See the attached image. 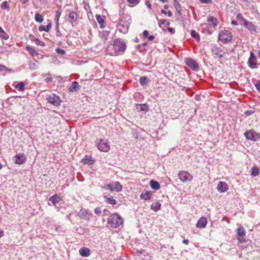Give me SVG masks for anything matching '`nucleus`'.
Wrapping results in <instances>:
<instances>
[{"instance_id":"5fc2aeb1","label":"nucleus","mask_w":260,"mask_h":260,"mask_svg":"<svg viewBox=\"0 0 260 260\" xmlns=\"http://www.w3.org/2000/svg\"><path fill=\"white\" fill-rule=\"evenodd\" d=\"M143 34L144 38L148 37L149 32L147 30H144Z\"/></svg>"},{"instance_id":"6ab92c4d","label":"nucleus","mask_w":260,"mask_h":260,"mask_svg":"<svg viewBox=\"0 0 260 260\" xmlns=\"http://www.w3.org/2000/svg\"><path fill=\"white\" fill-rule=\"evenodd\" d=\"M81 162L84 164L91 165L93 163L94 161L92 159L91 156L86 155L82 159Z\"/></svg>"},{"instance_id":"603ef678","label":"nucleus","mask_w":260,"mask_h":260,"mask_svg":"<svg viewBox=\"0 0 260 260\" xmlns=\"http://www.w3.org/2000/svg\"><path fill=\"white\" fill-rule=\"evenodd\" d=\"M8 68L3 65L0 64V71H7Z\"/></svg>"},{"instance_id":"473e14b6","label":"nucleus","mask_w":260,"mask_h":260,"mask_svg":"<svg viewBox=\"0 0 260 260\" xmlns=\"http://www.w3.org/2000/svg\"><path fill=\"white\" fill-rule=\"evenodd\" d=\"M15 87L19 91H22L24 90V84L22 82H20L15 85Z\"/></svg>"},{"instance_id":"bf43d9fd","label":"nucleus","mask_w":260,"mask_h":260,"mask_svg":"<svg viewBox=\"0 0 260 260\" xmlns=\"http://www.w3.org/2000/svg\"><path fill=\"white\" fill-rule=\"evenodd\" d=\"M145 4L149 9H150L151 8V5L150 3L149 2V1H146Z\"/></svg>"},{"instance_id":"393cba45","label":"nucleus","mask_w":260,"mask_h":260,"mask_svg":"<svg viewBox=\"0 0 260 260\" xmlns=\"http://www.w3.org/2000/svg\"><path fill=\"white\" fill-rule=\"evenodd\" d=\"M260 170L257 167L254 166L252 168L251 175L252 177H256L258 176Z\"/></svg>"},{"instance_id":"423d86ee","label":"nucleus","mask_w":260,"mask_h":260,"mask_svg":"<svg viewBox=\"0 0 260 260\" xmlns=\"http://www.w3.org/2000/svg\"><path fill=\"white\" fill-rule=\"evenodd\" d=\"M244 136L246 139L253 141H256L260 138V134L253 129L246 132L244 133Z\"/></svg>"},{"instance_id":"a211bd4d","label":"nucleus","mask_w":260,"mask_h":260,"mask_svg":"<svg viewBox=\"0 0 260 260\" xmlns=\"http://www.w3.org/2000/svg\"><path fill=\"white\" fill-rule=\"evenodd\" d=\"M55 206H56V203H58L60 200L61 198L57 194H55L51 196L49 200Z\"/></svg>"},{"instance_id":"f704fd0d","label":"nucleus","mask_w":260,"mask_h":260,"mask_svg":"<svg viewBox=\"0 0 260 260\" xmlns=\"http://www.w3.org/2000/svg\"><path fill=\"white\" fill-rule=\"evenodd\" d=\"M114 190L116 191H120L122 190V187L120 183L118 182H115L114 184Z\"/></svg>"},{"instance_id":"f257e3e1","label":"nucleus","mask_w":260,"mask_h":260,"mask_svg":"<svg viewBox=\"0 0 260 260\" xmlns=\"http://www.w3.org/2000/svg\"><path fill=\"white\" fill-rule=\"evenodd\" d=\"M108 223L113 228H117L123 223V219L117 213L110 215L108 218Z\"/></svg>"},{"instance_id":"b1692460","label":"nucleus","mask_w":260,"mask_h":260,"mask_svg":"<svg viewBox=\"0 0 260 260\" xmlns=\"http://www.w3.org/2000/svg\"><path fill=\"white\" fill-rule=\"evenodd\" d=\"M152 193L151 192L146 191L144 193H141L140 195V198L142 199H144L145 200H150L151 198Z\"/></svg>"},{"instance_id":"ea45409f","label":"nucleus","mask_w":260,"mask_h":260,"mask_svg":"<svg viewBox=\"0 0 260 260\" xmlns=\"http://www.w3.org/2000/svg\"><path fill=\"white\" fill-rule=\"evenodd\" d=\"M147 106H146V104H144V105H139L138 107H137V109L139 110V111H146L147 110Z\"/></svg>"},{"instance_id":"6e6d98bb","label":"nucleus","mask_w":260,"mask_h":260,"mask_svg":"<svg viewBox=\"0 0 260 260\" xmlns=\"http://www.w3.org/2000/svg\"><path fill=\"white\" fill-rule=\"evenodd\" d=\"M256 88L257 90H260V81H258L255 84Z\"/></svg>"},{"instance_id":"aec40b11","label":"nucleus","mask_w":260,"mask_h":260,"mask_svg":"<svg viewBox=\"0 0 260 260\" xmlns=\"http://www.w3.org/2000/svg\"><path fill=\"white\" fill-rule=\"evenodd\" d=\"M109 32L108 31L103 30L102 31L100 35V38L104 42H105L108 39Z\"/></svg>"},{"instance_id":"39448f33","label":"nucleus","mask_w":260,"mask_h":260,"mask_svg":"<svg viewBox=\"0 0 260 260\" xmlns=\"http://www.w3.org/2000/svg\"><path fill=\"white\" fill-rule=\"evenodd\" d=\"M219 40L223 43L230 42L232 38L231 33L229 30H224L218 35Z\"/></svg>"},{"instance_id":"0e129e2a","label":"nucleus","mask_w":260,"mask_h":260,"mask_svg":"<svg viewBox=\"0 0 260 260\" xmlns=\"http://www.w3.org/2000/svg\"><path fill=\"white\" fill-rule=\"evenodd\" d=\"M46 81H47V82H50L52 80V78L50 77V78H47L45 79Z\"/></svg>"},{"instance_id":"9b49d317","label":"nucleus","mask_w":260,"mask_h":260,"mask_svg":"<svg viewBox=\"0 0 260 260\" xmlns=\"http://www.w3.org/2000/svg\"><path fill=\"white\" fill-rule=\"evenodd\" d=\"M14 157L15 162L18 165H22L26 161V157L23 153L17 154Z\"/></svg>"},{"instance_id":"4c0bfd02","label":"nucleus","mask_w":260,"mask_h":260,"mask_svg":"<svg viewBox=\"0 0 260 260\" xmlns=\"http://www.w3.org/2000/svg\"><path fill=\"white\" fill-rule=\"evenodd\" d=\"M174 6L176 9V10L179 13H180V5L179 3L177 0H174Z\"/></svg>"},{"instance_id":"f03ea898","label":"nucleus","mask_w":260,"mask_h":260,"mask_svg":"<svg viewBox=\"0 0 260 260\" xmlns=\"http://www.w3.org/2000/svg\"><path fill=\"white\" fill-rule=\"evenodd\" d=\"M113 47L114 49V52H110V50L108 49V51L109 52V53L111 55L117 52H123L125 50L126 45L123 41L118 39L114 41Z\"/></svg>"},{"instance_id":"dca6fc26","label":"nucleus","mask_w":260,"mask_h":260,"mask_svg":"<svg viewBox=\"0 0 260 260\" xmlns=\"http://www.w3.org/2000/svg\"><path fill=\"white\" fill-rule=\"evenodd\" d=\"M207 223V219L205 217H201L198 220L197 223L196 224V226L199 228H205Z\"/></svg>"},{"instance_id":"cd10ccee","label":"nucleus","mask_w":260,"mask_h":260,"mask_svg":"<svg viewBox=\"0 0 260 260\" xmlns=\"http://www.w3.org/2000/svg\"><path fill=\"white\" fill-rule=\"evenodd\" d=\"M161 204L159 202L155 203L151 205V209L154 211H157L160 208Z\"/></svg>"},{"instance_id":"a19ab883","label":"nucleus","mask_w":260,"mask_h":260,"mask_svg":"<svg viewBox=\"0 0 260 260\" xmlns=\"http://www.w3.org/2000/svg\"><path fill=\"white\" fill-rule=\"evenodd\" d=\"M128 3L132 5V6H134L139 4L140 0H127Z\"/></svg>"},{"instance_id":"c9c22d12","label":"nucleus","mask_w":260,"mask_h":260,"mask_svg":"<svg viewBox=\"0 0 260 260\" xmlns=\"http://www.w3.org/2000/svg\"><path fill=\"white\" fill-rule=\"evenodd\" d=\"M119 29L121 32H122L124 34H125L128 31V27L127 26H125L123 24H120L119 25Z\"/></svg>"},{"instance_id":"052dcab7","label":"nucleus","mask_w":260,"mask_h":260,"mask_svg":"<svg viewBox=\"0 0 260 260\" xmlns=\"http://www.w3.org/2000/svg\"><path fill=\"white\" fill-rule=\"evenodd\" d=\"M148 39L149 40L152 41V40H153L154 39V36H153V35L149 36L148 37Z\"/></svg>"},{"instance_id":"2f4dec72","label":"nucleus","mask_w":260,"mask_h":260,"mask_svg":"<svg viewBox=\"0 0 260 260\" xmlns=\"http://www.w3.org/2000/svg\"><path fill=\"white\" fill-rule=\"evenodd\" d=\"M61 10L60 9L57 10L55 12V16L54 21H55L56 23H58V22H59V19L60 16L61 15Z\"/></svg>"},{"instance_id":"4be33fe9","label":"nucleus","mask_w":260,"mask_h":260,"mask_svg":"<svg viewBox=\"0 0 260 260\" xmlns=\"http://www.w3.org/2000/svg\"><path fill=\"white\" fill-rule=\"evenodd\" d=\"M69 21L71 23L74 22L77 20V15L75 12L73 11L71 12L69 14Z\"/></svg>"},{"instance_id":"3c124183","label":"nucleus","mask_w":260,"mask_h":260,"mask_svg":"<svg viewBox=\"0 0 260 260\" xmlns=\"http://www.w3.org/2000/svg\"><path fill=\"white\" fill-rule=\"evenodd\" d=\"M161 23L166 25H169L170 22L166 19L160 20Z\"/></svg>"},{"instance_id":"58836bf2","label":"nucleus","mask_w":260,"mask_h":260,"mask_svg":"<svg viewBox=\"0 0 260 260\" xmlns=\"http://www.w3.org/2000/svg\"><path fill=\"white\" fill-rule=\"evenodd\" d=\"M1 8L2 9H7L8 11L9 10V6L7 1H4L1 4Z\"/></svg>"},{"instance_id":"79ce46f5","label":"nucleus","mask_w":260,"mask_h":260,"mask_svg":"<svg viewBox=\"0 0 260 260\" xmlns=\"http://www.w3.org/2000/svg\"><path fill=\"white\" fill-rule=\"evenodd\" d=\"M191 37L194 38H197L198 40H200V36H199V34L195 31V30H191Z\"/></svg>"},{"instance_id":"4d7b16f0","label":"nucleus","mask_w":260,"mask_h":260,"mask_svg":"<svg viewBox=\"0 0 260 260\" xmlns=\"http://www.w3.org/2000/svg\"><path fill=\"white\" fill-rule=\"evenodd\" d=\"M168 30L172 34H174L175 32V29L172 27H168Z\"/></svg>"},{"instance_id":"8fccbe9b","label":"nucleus","mask_w":260,"mask_h":260,"mask_svg":"<svg viewBox=\"0 0 260 260\" xmlns=\"http://www.w3.org/2000/svg\"><path fill=\"white\" fill-rule=\"evenodd\" d=\"M94 212L97 215H100L102 213V210L100 208H96L94 209Z\"/></svg>"},{"instance_id":"0eeeda50","label":"nucleus","mask_w":260,"mask_h":260,"mask_svg":"<svg viewBox=\"0 0 260 260\" xmlns=\"http://www.w3.org/2000/svg\"><path fill=\"white\" fill-rule=\"evenodd\" d=\"M212 52L214 57L221 59L225 54V52L220 48L217 46H214L212 48Z\"/></svg>"},{"instance_id":"37998d69","label":"nucleus","mask_w":260,"mask_h":260,"mask_svg":"<svg viewBox=\"0 0 260 260\" xmlns=\"http://www.w3.org/2000/svg\"><path fill=\"white\" fill-rule=\"evenodd\" d=\"M29 38L32 41L34 40L35 41L36 44L37 45H40V41L38 39H37V38H35L34 36H33L32 35H30L29 36Z\"/></svg>"},{"instance_id":"7ed1b4c3","label":"nucleus","mask_w":260,"mask_h":260,"mask_svg":"<svg viewBox=\"0 0 260 260\" xmlns=\"http://www.w3.org/2000/svg\"><path fill=\"white\" fill-rule=\"evenodd\" d=\"M96 144L98 149L101 151L107 152L110 148L109 143L106 139L97 140L96 141Z\"/></svg>"},{"instance_id":"774afa93","label":"nucleus","mask_w":260,"mask_h":260,"mask_svg":"<svg viewBox=\"0 0 260 260\" xmlns=\"http://www.w3.org/2000/svg\"><path fill=\"white\" fill-rule=\"evenodd\" d=\"M28 0H23V1L22 2V3L23 4H25V3H26L27 2H28Z\"/></svg>"},{"instance_id":"1a4fd4ad","label":"nucleus","mask_w":260,"mask_h":260,"mask_svg":"<svg viewBox=\"0 0 260 260\" xmlns=\"http://www.w3.org/2000/svg\"><path fill=\"white\" fill-rule=\"evenodd\" d=\"M178 177L182 182L190 181L192 179V176L187 172L182 171L179 173Z\"/></svg>"},{"instance_id":"bb28decb","label":"nucleus","mask_w":260,"mask_h":260,"mask_svg":"<svg viewBox=\"0 0 260 260\" xmlns=\"http://www.w3.org/2000/svg\"><path fill=\"white\" fill-rule=\"evenodd\" d=\"M51 26L52 24L51 23H49L46 26L44 25H41L39 27V30L40 31H45L46 32H48L50 30Z\"/></svg>"},{"instance_id":"20e7f679","label":"nucleus","mask_w":260,"mask_h":260,"mask_svg":"<svg viewBox=\"0 0 260 260\" xmlns=\"http://www.w3.org/2000/svg\"><path fill=\"white\" fill-rule=\"evenodd\" d=\"M46 100L48 103L55 106H59L61 103L60 98L54 93H51L47 95Z\"/></svg>"},{"instance_id":"49530a36","label":"nucleus","mask_w":260,"mask_h":260,"mask_svg":"<svg viewBox=\"0 0 260 260\" xmlns=\"http://www.w3.org/2000/svg\"><path fill=\"white\" fill-rule=\"evenodd\" d=\"M26 48L27 50L29 51V52L30 53H32L35 52V49L32 47H31L30 46H26Z\"/></svg>"},{"instance_id":"e2e57ef3","label":"nucleus","mask_w":260,"mask_h":260,"mask_svg":"<svg viewBox=\"0 0 260 260\" xmlns=\"http://www.w3.org/2000/svg\"><path fill=\"white\" fill-rule=\"evenodd\" d=\"M253 113V111H247L245 112V114H246L247 115H250L251 113Z\"/></svg>"},{"instance_id":"c756f323","label":"nucleus","mask_w":260,"mask_h":260,"mask_svg":"<svg viewBox=\"0 0 260 260\" xmlns=\"http://www.w3.org/2000/svg\"><path fill=\"white\" fill-rule=\"evenodd\" d=\"M0 37L4 40H7L9 38V35H7L5 32V31L3 30V29L1 26H0Z\"/></svg>"},{"instance_id":"6e6552de","label":"nucleus","mask_w":260,"mask_h":260,"mask_svg":"<svg viewBox=\"0 0 260 260\" xmlns=\"http://www.w3.org/2000/svg\"><path fill=\"white\" fill-rule=\"evenodd\" d=\"M247 63L249 67L251 69H254L257 68L256 58L252 52H250V57L249 58Z\"/></svg>"},{"instance_id":"ddd939ff","label":"nucleus","mask_w":260,"mask_h":260,"mask_svg":"<svg viewBox=\"0 0 260 260\" xmlns=\"http://www.w3.org/2000/svg\"><path fill=\"white\" fill-rule=\"evenodd\" d=\"M78 215L80 218L87 220L91 217V214L85 209H81L78 213Z\"/></svg>"},{"instance_id":"338daca9","label":"nucleus","mask_w":260,"mask_h":260,"mask_svg":"<svg viewBox=\"0 0 260 260\" xmlns=\"http://www.w3.org/2000/svg\"><path fill=\"white\" fill-rule=\"evenodd\" d=\"M4 235V232L0 231V238Z\"/></svg>"},{"instance_id":"72a5a7b5","label":"nucleus","mask_w":260,"mask_h":260,"mask_svg":"<svg viewBox=\"0 0 260 260\" xmlns=\"http://www.w3.org/2000/svg\"><path fill=\"white\" fill-rule=\"evenodd\" d=\"M148 79L147 78V77H146L145 76H143V77H141L140 79V80H139V82H140V84L142 85H146L148 83Z\"/></svg>"},{"instance_id":"5701e85b","label":"nucleus","mask_w":260,"mask_h":260,"mask_svg":"<svg viewBox=\"0 0 260 260\" xmlns=\"http://www.w3.org/2000/svg\"><path fill=\"white\" fill-rule=\"evenodd\" d=\"M150 185L151 187L153 189L157 190L160 188L159 183L157 181L153 180H151L150 181Z\"/></svg>"},{"instance_id":"de8ad7c7","label":"nucleus","mask_w":260,"mask_h":260,"mask_svg":"<svg viewBox=\"0 0 260 260\" xmlns=\"http://www.w3.org/2000/svg\"><path fill=\"white\" fill-rule=\"evenodd\" d=\"M107 189H108L110 190H111V191L114 190V184H107Z\"/></svg>"},{"instance_id":"c03bdc74","label":"nucleus","mask_w":260,"mask_h":260,"mask_svg":"<svg viewBox=\"0 0 260 260\" xmlns=\"http://www.w3.org/2000/svg\"><path fill=\"white\" fill-rule=\"evenodd\" d=\"M161 13L162 14H165V15H167H167H168V16L169 17H172V15H173V14H172V13L170 11H168V12H166V11L165 10H161Z\"/></svg>"},{"instance_id":"4468645a","label":"nucleus","mask_w":260,"mask_h":260,"mask_svg":"<svg viewBox=\"0 0 260 260\" xmlns=\"http://www.w3.org/2000/svg\"><path fill=\"white\" fill-rule=\"evenodd\" d=\"M244 26L250 31L252 34H254L256 32V28L254 24L251 22L246 21L243 19Z\"/></svg>"},{"instance_id":"a878e982","label":"nucleus","mask_w":260,"mask_h":260,"mask_svg":"<svg viewBox=\"0 0 260 260\" xmlns=\"http://www.w3.org/2000/svg\"><path fill=\"white\" fill-rule=\"evenodd\" d=\"M208 22L209 23H212V24L215 27L217 25L218 20L217 19L213 17V16H209L208 17Z\"/></svg>"},{"instance_id":"13d9d810","label":"nucleus","mask_w":260,"mask_h":260,"mask_svg":"<svg viewBox=\"0 0 260 260\" xmlns=\"http://www.w3.org/2000/svg\"><path fill=\"white\" fill-rule=\"evenodd\" d=\"M200 2L204 4H209L210 2H211V0H200Z\"/></svg>"},{"instance_id":"09e8293b","label":"nucleus","mask_w":260,"mask_h":260,"mask_svg":"<svg viewBox=\"0 0 260 260\" xmlns=\"http://www.w3.org/2000/svg\"><path fill=\"white\" fill-rule=\"evenodd\" d=\"M96 19H97V21H98V22L100 23V24H102V23L104 22V20L102 18V17H101L100 16L98 15V16H96Z\"/></svg>"},{"instance_id":"2eb2a0df","label":"nucleus","mask_w":260,"mask_h":260,"mask_svg":"<svg viewBox=\"0 0 260 260\" xmlns=\"http://www.w3.org/2000/svg\"><path fill=\"white\" fill-rule=\"evenodd\" d=\"M217 189L220 192H224L228 190V185L225 182L220 181L217 184Z\"/></svg>"},{"instance_id":"412c9836","label":"nucleus","mask_w":260,"mask_h":260,"mask_svg":"<svg viewBox=\"0 0 260 260\" xmlns=\"http://www.w3.org/2000/svg\"><path fill=\"white\" fill-rule=\"evenodd\" d=\"M89 249L87 248H81L79 250V253L80 255L84 257H87L89 255Z\"/></svg>"},{"instance_id":"a18cd8bd","label":"nucleus","mask_w":260,"mask_h":260,"mask_svg":"<svg viewBox=\"0 0 260 260\" xmlns=\"http://www.w3.org/2000/svg\"><path fill=\"white\" fill-rule=\"evenodd\" d=\"M56 52L58 54H61V55H63V54H65V51L64 50L62 49H60V48H57V49H56Z\"/></svg>"},{"instance_id":"680f3d73","label":"nucleus","mask_w":260,"mask_h":260,"mask_svg":"<svg viewBox=\"0 0 260 260\" xmlns=\"http://www.w3.org/2000/svg\"><path fill=\"white\" fill-rule=\"evenodd\" d=\"M183 243L185 244H188L189 243V241L187 239H184L183 241Z\"/></svg>"},{"instance_id":"f3484780","label":"nucleus","mask_w":260,"mask_h":260,"mask_svg":"<svg viewBox=\"0 0 260 260\" xmlns=\"http://www.w3.org/2000/svg\"><path fill=\"white\" fill-rule=\"evenodd\" d=\"M80 89V86L79 84L76 81H74L72 82L71 86L69 88V90L70 92H76Z\"/></svg>"},{"instance_id":"7c9ffc66","label":"nucleus","mask_w":260,"mask_h":260,"mask_svg":"<svg viewBox=\"0 0 260 260\" xmlns=\"http://www.w3.org/2000/svg\"><path fill=\"white\" fill-rule=\"evenodd\" d=\"M38 61L36 60H35V62H29L28 66H29V69L31 70H35L38 68V66L36 64Z\"/></svg>"},{"instance_id":"c85d7f7f","label":"nucleus","mask_w":260,"mask_h":260,"mask_svg":"<svg viewBox=\"0 0 260 260\" xmlns=\"http://www.w3.org/2000/svg\"><path fill=\"white\" fill-rule=\"evenodd\" d=\"M105 198L106 199V202L109 204L111 205H115L116 204V201L114 199L113 197H105Z\"/></svg>"},{"instance_id":"864d4df0","label":"nucleus","mask_w":260,"mask_h":260,"mask_svg":"<svg viewBox=\"0 0 260 260\" xmlns=\"http://www.w3.org/2000/svg\"><path fill=\"white\" fill-rule=\"evenodd\" d=\"M56 29L57 30V35H60V32L59 30V22H58V23H56Z\"/></svg>"},{"instance_id":"e433bc0d","label":"nucleus","mask_w":260,"mask_h":260,"mask_svg":"<svg viewBox=\"0 0 260 260\" xmlns=\"http://www.w3.org/2000/svg\"><path fill=\"white\" fill-rule=\"evenodd\" d=\"M35 19L37 22L39 23H41L43 21V16L39 13H36L35 14Z\"/></svg>"},{"instance_id":"f8f14e48","label":"nucleus","mask_w":260,"mask_h":260,"mask_svg":"<svg viewBox=\"0 0 260 260\" xmlns=\"http://www.w3.org/2000/svg\"><path fill=\"white\" fill-rule=\"evenodd\" d=\"M186 63L188 67L193 70H197L199 68L198 63L196 61L191 58H188L186 60Z\"/></svg>"},{"instance_id":"69168bd1","label":"nucleus","mask_w":260,"mask_h":260,"mask_svg":"<svg viewBox=\"0 0 260 260\" xmlns=\"http://www.w3.org/2000/svg\"><path fill=\"white\" fill-rule=\"evenodd\" d=\"M232 24H233V25H237V22L236 21H232Z\"/></svg>"},{"instance_id":"9d476101","label":"nucleus","mask_w":260,"mask_h":260,"mask_svg":"<svg viewBox=\"0 0 260 260\" xmlns=\"http://www.w3.org/2000/svg\"><path fill=\"white\" fill-rule=\"evenodd\" d=\"M237 239L240 243L245 242V231L243 226H240L237 230Z\"/></svg>"}]
</instances>
